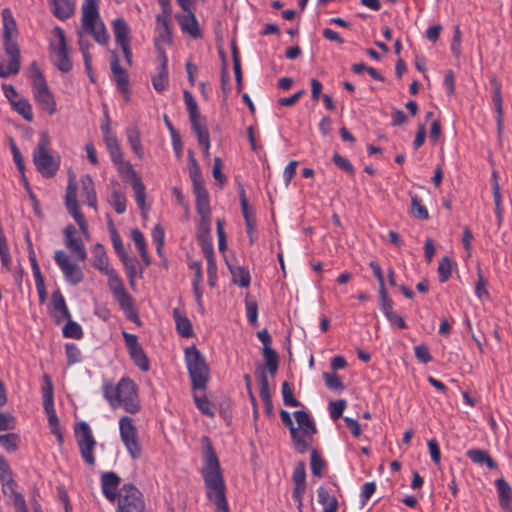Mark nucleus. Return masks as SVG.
<instances>
[{"instance_id": "nucleus-53", "label": "nucleus", "mask_w": 512, "mask_h": 512, "mask_svg": "<svg viewBox=\"0 0 512 512\" xmlns=\"http://www.w3.org/2000/svg\"><path fill=\"white\" fill-rule=\"evenodd\" d=\"M116 43L121 47L126 62L132 64V52L130 48L131 38L130 34H115Z\"/></svg>"}, {"instance_id": "nucleus-3", "label": "nucleus", "mask_w": 512, "mask_h": 512, "mask_svg": "<svg viewBox=\"0 0 512 512\" xmlns=\"http://www.w3.org/2000/svg\"><path fill=\"white\" fill-rule=\"evenodd\" d=\"M186 367L193 390H205L210 379V368L200 350L192 345L184 351Z\"/></svg>"}, {"instance_id": "nucleus-29", "label": "nucleus", "mask_w": 512, "mask_h": 512, "mask_svg": "<svg viewBox=\"0 0 512 512\" xmlns=\"http://www.w3.org/2000/svg\"><path fill=\"white\" fill-rule=\"evenodd\" d=\"M226 263L232 276V282L242 288L249 287L251 282L249 270L244 266H234L228 261Z\"/></svg>"}, {"instance_id": "nucleus-22", "label": "nucleus", "mask_w": 512, "mask_h": 512, "mask_svg": "<svg viewBox=\"0 0 512 512\" xmlns=\"http://www.w3.org/2000/svg\"><path fill=\"white\" fill-rule=\"evenodd\" d=\"M65 206L75 221L79 219L78 216H84L79 210L77 201V185L71 176L69 177L68 185L66 188Z\"/></svg>"}, {"instance_id": "nucleus-24", "label": "nucleus", "mask_w": 512, "mask_h": 512, "mask_svg": "<svg viewBox=\"0 0 512 512\" xmlns=\"http://www.w3.org/2000/svg\"><path fill=\"white\" fill-rule=\"evenodd\" d=\"M128 170L131 174V185H132V188H133V191L135 194V201H136L138 207L142 211H145L147 209L145 186H144L141 178L139 177V175L137 174V172L135 171V169L133 167L129 166Z\"/></svg>"}, {"instance_id": "nucleus-42", "label": "nucleus", "mask_w": 512, "mask_h": 512, "mask_svg": "<svg viewBox=\"0 0 512 512\" xmlns=\"http://www.w3.org/2000/svg\"><path fill=\"white\" fill-rule=\"evenodd\" d=\"M310 467L312 474L316 477H322L326 468V461L317 449H312L310 453Z\"/></svg>"}, {"instance_id": "nucleus-27", "label": "nucleus", "mask_w": 512, "mask_h": 512, "mask_svg": "<svg viewBox=\"0 0 512 512\" xmlns=\"http://www.w3.org/2000/svg\"><path fill=\"white\" fill-rule=\"evenodd\" d=\"M466 456L475 464H485L490 470H495L498 467L496 461L486 450L478 448L469 449L466 451Z\"/></svg>"}, {"instance_id": "nucleus-43", "label": "nucleus", "mask_w": 512, "mask_h": 512, "mask_svg": "<svg viewBox=\"0 0 512 512\" xmlns=\"http://www.w3.org/2000/svg\"><path fill=\"white\" fill-rule=\"evenodd\" d=\"M487 280L484 278L482 269L480 266L477 267V281L475 284V295L476 297L483 300H491L490 293L487 290Z\"/></svg>"}, {"instance_id": "nucleus-61", "label": "nucleus", "mask_w": 512, "mask_h": 512, "mask_svg": "<svg viewBox=\"0 0 512 512\" xmlns=\"http://www.w3.org/2000/svg\"><path fill=\"white\" fill-rule=\"evenodd\" d=\"M333 163L341 170L348 173L350 176H354L355 169L352 165V163L345 158L344 156L340 155L339 153H335L332 158Z\"/></svg>"}, {"instance_id": "nucleus-15", "label": "nucleus", "mask_w": 512, "mask_h": 512, "mask_svg": "<svg viewBox=\"0 0 512 512\" xmlns=\"http://www.w3.org/2000/svg\"><path fill=\"white\" fill-rule=\"evenodd\" d=\"M63 236L66 248L80 261L86 260L87 251L76 227L72 224L67 225L63 230Z\"/></svg>"}, {"instance_id": "nucleus-17", "label": "nucleus", "mask_w": 512, "mask_h": 512, "mask_svg": "<svg viewBox=\"0 0 512 512\" xmlns=\"http://www.w3.org/2000/svg\"><path fill=\"white\" fill-rule=\"evenodd\" d=\"M110 67L117 89L124 95L126 100H129L131 94L129 76L127 71L120 66L118 58L115 54L112 55Z\"/></svg>"}, {"instance_id": "nucleus-37", "label": "nucleus", "mask_w": 512, "mask_h": 512, "mask_svg": "<svg viewBox=\"0 0 512 512\" xmlns=\"http://www.w3.org/2000/svg\"><path fill=\"white\" fill-rule=\"evenodd\" d=\"M128 143L132 151L139 159L144 158V149L141 143L140 132L137 127H129L126 129Z\"/></svg>"}, {"instance_id": "nucleus-2", "label": "nucleus", "mask_w": 512, "mask_h": 512, "mask_svg": "<svg viewBox=\"0 0 512 512\" xmlns=\"http://www.w3.org/2000/svg\"><path fill=\"white\" fill-rule=\"evenodd\" d=\"M102 388L104 398L112 408L123 407L130 414H136L140 411L138 388L132 379L124 377L120 379L117 385L105 381Z\"/></svg>"}, {"instance_id": "nucleus-31", "label": "nucleus", "mask_w": 512, "mask_h": 512, "mask_svg": "<svg viewBox=\"0 0 512 512\" xmlns=\"http://www.w3.org/2000/svg\"><path fill=\"white\" fill-rule=\"evenodd\" d=\"M490 84L493 90V103L495 107V111L497 113L496 122L498 125V128L500 129L502 126V113H503V107H502V95H501V84L498 81L497 77L495 75H492L490 77Z\"/></svg>"}, {"instance_id": "nucleus-20", "label": "nucleus", "mask_w": 512, "mask_h": 512, "mask_svg": "<svg viewBox=\"0 0 512 512\" xmlns=\"http://www.w3.org/2000/svg\"><path fill=\"white\" fill-rule=\"evenodd\" d=\"M211 220H199L197 227V241L202 249L204 256L213 255V244L211 241Z\"/></svg>"}, {"instance_id": "nucleus-51", "label": "nucleus", "mask_w": 512, "mask_h": 512, "mask_svg": "<svg viewBox=\"0 0 512 512\" xmlns=\"http://www.w3.org/2000/svg\"><path fill=\"white\" fill-rule=\"evenodd\" d=\"M63 336L72 339H81L84 335L82 327L77 322L68 319L62 330Z\"/></svg>"}, {"instance_id": "nucleus-7", "label": "nucleus", "mask_w": 512, "mask_h": 512, "mask_svg": "<svg viewBox=\"0 0 512 512\" xmlns=\"http://www.w3.org/2000/svg\"><path fill=\"white\" fill-rule=\"evenodd\" d=\"M74 432L83 461L89 466H94L96 462L94 450L97 442L90 426L88 423L81 421L75 425Z\"/></svg>"}, {"instance_id": "nucleus-48", "label": "nucleus", "mask_w": 512, "mask_h": 512, "mask_svg": "<svg viewBox=\"0 0 512 512\" xmlns=\"http://www.w3.org/2000/svg\"><path fill=\"white\" fill-rule=\"evenodd\" d=\"M453 261L449 256H444L438 264V278L441 283L449 280L452 274Z\"/></svg>"}, {"instance_id": "nucleus-5", "label": "nucleus", "mask_w": 512, "mask_h": 512, "mask_svg": "<svg viewBox=\"0 0 512 512\" xmlns=\"http://www.w3.org/2000/svg\"><path fill=\"white\" fill-rule=\"evenodd\" d=\"M50 137L47 132L40 134V140L33 152V162L38 172L46 178L53 177L58 168L59 162L56 161L49 153Z\"/></svg>"}, {"instance_id": "nucleus-58", "label": "nucleus", "mask_w": 512, "mask_h": 512, "mask_svg": "<svg viewBox=\"0 0 512 512\" xmlns=\"http://www.w3.org/2000/svg\"><path fill=\"white\" fill-rule=\"evenodd\" d=\"M380 309L386 316L393 312V300L390 298L386 288L379 289Z\"/></svg>"}, {"instance_id": "nucleus-62", "label": "nucleus", "mask_w": 512, "mask_h": 512, "mask_svg": "<svg viewBox=\"0 0 512 512\" xmlns=\"http://www.w3.org/2000/svg\"><path fill=\"white\" fill-rule=\"evenodd\" d=\"M207 260V276H208V284L210 287H214L217 281V264L213 255L205 256Z\"/></svg>"}, {"instance_id": "nucleus-36", "label": "nucleus", "mask_w": 512, "mask_h": 512, "mask_svg": "<svg viewBox=\"0 0 512 512\" xmlns=\"http://www.w3.org/2000/svg\"><path fill=\"white\" fill-rule=\"evenodd\" d=\"M93 266L98 269L102 273H107V271L111 270L112 268L109 267V261L107 254L104 250V247L97 243L94 246L93 249Z\"/></svg>"}, {"instance_id": "nucleus-1", "label": "nucleus", "mask_w": 512, "mask_h": 512, "mask_svg": "<svg viewBox=\"0 0 512 512\" xmlns=\"http://www.w3.org/2000/svg\"><path fill=\"white\" fill-rule=\"evenodd\" d=\"M202 442L204 443V454L201 476L204 481L206 498L215 506L216 512H230L226 496V483L218 456L208 436H203Z\"/></svg>"}, {"instance_id": "nucleus-14", "label": "nucleus", "mask_w": 512, "mask_h": 512, "mask_svg": "<svg viewBox=\"0 0 512 512\" xmlns=\"http://www.w3.org/2000/svg\"><path fill=\"white\" fill-rule=\"evenodd\" d=\"M54 260L67 282L72 285H77L83 281L84 274L81 267L71 262L69 256L63 250H56L54 252Z\"/></svg>"}, {"instance_id": "nucleus-50", "label": "nucleus", "mask_w": 512, "mask_h": 512, "mask_svg": "<svg viewBox=\"0 0 512 512\" xmlns=\"http://www.w3.org/2000/svg\"><path fill=\"white\" fill-rule=\"evenodd\" d=\"M169 84V73L168 69L159 68L157 75L152 77V85L154 89L162 93L164 92Z\"/></svg>"}, {"instance_id": "nucleus-16", "label": "nucleus", "mask_w": 512, "mask_h": 512, "mask_svg": "<svg viewBox=\"0 0 512 512\" xmlns=\"http://www.w3.org/2000/svg\"><path fill=\"white\" fill-rule=\"evenodd\" d=\"M121 478L113 471L104 472L101 475V490L105 498L114 502L119 499Z\"/></svg>"}, {"instance_id": "nucleus-23", "label": "nucleus", "mask_w": 512, "mask_h": 512, "mask_svg": "<svg viewBox=\"0 0 512 512\" xmlns=\"http://www.w3.org/2000/svg\"><path fill=\"white\" fill-rule=\"evenodd\" d=\"M498 492L499 505L505 512H512V487L503 478L495 481Z\"/></svg>"}, {"instance_id": "nucleus-55", "label": "nucleus", "mask_w": 512, "mask_h": 512, "mask_svg": "<svg viewBox=\"0 0 512 512\" xmlns=\"http://www.w3.org/2000/svg\"><path fill=\"white\" fill-rule=\"evenodd\" d=\"M193 399L196 407L203 415H206L208 417H214L212 403L206 396H199L194 394Z\"/></svg>"}, {"instance_id": "nucleus-40", "label": "nucleus", "mask_w": 512, "mask_h": 512, "mask_svg": "<svg viewBox=\"0 0 512 512\" xmlns=\"http://www.w3.org/2000/svg\"><path fill=\"white\" fill-rule=\"evenodd\" d=\"M43 385L41 388L43 408L54 406V387L51 377L48 374L43 375Z\"/></svg>"}, {"instance_id": "nucleus-33", "label": "nucleus", "mask_w": 512, "mask_h": 512, "mask_svg": "<svg viewBox=\"0 0 512 512\" xmlns=\"http://www.w3.org/2000/svg\"><path fill=\"white\" fill-rule=\"evenodd\" d=\"M172 34H159L158 37L154 39V45L157 53V59L160 62L159 68L168 69V58L166 56L165 50L163 48V44L171 45L172 44Z\"/></svg>"}, {"instance_id": "nucleus-9", "label": "nucleus", "mask_w": 512, "mask_h": 512, "mask_svg": "<svg viewBox=\"0 0 512 512\" xmlns=\"http://www.w3.org/2000/svg\"><path fill=\"white\" fill-rule=\"evenodd\" d=\"M145 502L141 491L132 483L120 488L116 512H144Z\"/></svg>"}, {"instance_id": "nucleus-45", "label": "nucleus", "mask_w": 512, "mask_h": 512, "mask_svg": "<svg viewBox=\"0 0 512 512\" xmlns=\"http://www.w3.org/2000/svg\"><path fill=\"white\" fill-rule=\"evenodd\" d=\"M12 106L26 121L31 122L33 120L32 106L28 99L19 97L16 101H13Z\"/></svg>"}, {"instance_id": "nucleus-54", "label": "nucleus", "mask_w": 512, "mask_h": 512, "mask_svg": "<svg viewBox=\"0 0 512 512\" xmlns=\"http://www.w3.org/2000/svg\"><path fill=\"white\" fill-rule=\"evenodd\" d=\"M110 202L117 214H123L126 211V197L121 191L114 189L111 192Z\"/></svg>"}, {"instance_id": "nucleus-30", "label": "nucleus", "mask_w": 512, "mask_h": 512, "mask_svg": "<svg viewBox=\"0 0 512 512\" xmlns=\"http://www.w3.org/2000/svg\"><path fill=\"white\" fill-rule=\"evenodd\" d=\"M173 318L175 320L176 330L181 337L190 338L194 335L191 321L182 314L179 309H173Z\"/></svg>"}, {"instance_id": "nucleus-60", "label": "nucleus", "mask_w": 512, "mask_h": 512, "mask_svg": "<svg viewBox=\"0 0 512 512\" xmlns=\"http://www.w3.org/2000/svg\"><path fill=\"white\" fill-rule=\"evenodd\" d=\"M323 378L325 380L326 386L333 391H342L344 389V384L340 377L336 373H323Z\"/></svg>"}, {"instance_id": "nucleus-10", "label": "nucleus", "mask_w": 512, "mask_h": 512, "mask_svg": "<svg viewBox=\"0 0 512 512\" xmlns=\"http://www.w3.org/2000/svg\"><path fill=\"white\" fill-rule=\"evenodd\" d=\"M119 432L121 440L132 459H139L142 455V447L138 437V430L129 416H122L119 420Z\"/></svg>"}, {"instance_id": "nucleus-32", "label": "nucleus", "mask_w": 512, "mask_h": 512, "mask_svg": "<svg viewBox=\"0 0 512 512\" xmlns=\"http://www.w3.org/2000/svg\"><path fill=\"white\" fill-rule=\"evenodd\" d=\"M188 172L193 188L205 186L200 165L192 150L188 151Z\"/></svg>"}, {"instance_id": "nucleus-19", "label": "nucleus", "mask_w": 512, "mask_h": 512, "mask_svg": "<svg viewBox=\"0 0 512 512\" xmlns=\"http://www.w3.org/2000/svg\"><path fill=\"white\" fill-rule=\"evenodd\" d=\"M239 199L242 214L245 220L246 232L249 237L250 245H253L255 242V229H256V221L254 218L253 211L249 208L248 200L246 198V192L244 188H241L239 192Z\"/></svg>"}, {"instance_id": "nucleus-18", "label": "nucleus", "mask_w": 512, "mask_h": 512, "mask_svg": "<svg viewBox=\"0 0 512 512\" xmlns=\"http://www.w3.org/2000/svg\"><path fill=\"white\" fill-rule=\"evenodd\" d=\"M33 94L37 103L49 115H53L56 112V102L46 81H39V86L33 88Z\"/></svg>"}, {"instance_id": "nucleus-63", "label": "nucleus", "mask_w": 512, "mask_h": 512, "mask_svg": "<svg viewBox=\"0 0 512 512\" xmlns=\"http://www.w3.org/2000/svg\"><path fill=\"white\" fill-rule=\"evenodd\" d=\"M65 353L67 356V364L69 366L81 361V352L76 344L67 343L65 345Z\"/></svg>"}, {"instance_id": "nucleus-41", "label": "nucleus", "mask_w": 512, "mask_h": 512, "mask_svg": "<svg viewBox=\"0 0 512 512\" xmlns=\"http://www.w3.org/2000/svg\"><path fill=\"white\" fill-rule=\"evenodd\" d=\"M183 99L189 115L190 122L200 119V111L196 99L188 90L183 91Z\"/></svg>"}, {"instance_id": "nucleus-4", "label": "nucleus", "mask_w": 512, "mask_h": 512, "mask_svg": "<svg viewBox=\"0 0 512 512\" xmlns=\"http://www.w3.org/2000/svg\"><path fill=\"white\" fill-rule=\"evenodd\" d=\"M105 275L108 277V287L120 308L125 312L129 320L139 324V317L134 306V299L126 291L121 277L115 269L107 271Z\"/></svg>"}, {"instance_id": "nucleus-38", "label": "nucleus", "mask_w": 512, "mask_h": 512, "mask_svg": "<svg viewBox=\"0 0 512 512\" xmlns=\"http://www.w3.org/2000/svg\"><path fill=\"white\" fill-rule=\"evenodd\" d=\"M112 162L116 166L123 165V153L116 136L106 137L104 140Z\"/></svg>"}, {"instance_id": "nucleus-34", "label": "nucleus", "mask_w": 512, "mask_h": 512, "mask_svg": "<svg viewBox=\"0 0 512 512\" xmlns=\"http://www.w3.org/2000/svg\"><path fill=\"white\" fill-rule=\"evenodd\" d=\"M317 497L318 502L323 506V512L338 511V500L328 489L320 486L317 489Z\"/></svg>"}, {"instance_id": "nucleus-8", "label": "nucleus", "mask_w": 512, "mask_h": 512, "mask_svg": "<svg viewBox=\"0 0 512 512\" xmlns=\"http://www.w3.org/2000/svg\"><path fill=\"white\" fill-rule=\"evenodd\" d=\"M17 34H3V48L9 58L8 64L4 65L0 61V77L6 78L10 75L19 73L21 68V56L18 42L16 40Z\"/></svg>"}, {"instance_id": "nucleus-11", "label": "nucleus", "mask_w": 512, "mask_h": 512, "mask_svg": "<svg viewBox=\"0 0 512 512\" xmlns=\"http://www.w3.org/2000/svg\"><path fill=\"white\" fill-rule=\"evenodd\" d=\"M81 12L83 32H106L105 24L99 15L97 0H84Z\"/></svg>"}, {"instance_id": "nucleus-35", "label": "nucleus", "mask_w": 512, "mask_h": 512, "mask_svg": "<svg viewBox=\"0 0 512 512\" xmlns=\"http://www.w3.org/2000/svg\"><path fill=\"white\" fill-rule=\"evenodd\" d=\"M294 417L299 427L300 433L303 435L312 436L317 433V428L314 421L310 418L309 414L304 410L294 412Z\"/></svg>"}, {"instance_id": "nucleus-25", "label": "nucleus", "mask_w": 512, "mask_h": 512, "mask_svg": "<svg viewBox=\"0 0 512 512\" xmlns=\"http://www.w3.org/2000/svg\"><path fill=\"white\" fill-rule=\"evenodd\" d=\"M81 197L83 201L90 207L97 209V196L94 182L90 175L86 174L80 178Z\"/></svg>"}, {"instance_id": "nucleus-39", "label": "nucleus", "mask_w": 512, "mask_h": 512, "mask_svg": "<svg viewBox=\"0 0 512 512\" xmlns=\"http://www.w3.org/2000/svg\"><path fill=\"white\" fill-rule=\"evenodd\" d=\"M493 200L495 205V216L497 220V227L500 228L504 219V208L502 205V195L500 191L499 183L495 182L492 184Z\"/></svg>"}, {"instance_id": "nucleus-49", "label": "nucleus", "mask_w": 512, "mask_h": 512, "mask_svg": "<svg viewBox=\"0 0 512 512\" xmlns=\"http://www.w3.org/2000/svg\"><path fill=\"white\" fill-rule=\"evenodd\" d=\"M257 380L259 382V396L262 401L271 399L269 390V381L264 368L256 370Z\"/></svg>"}, {"instance_id": "nucleus-13", "label": "nucleus", "mask_w": 512, "mask_h": 512, "mask_svg": "<svg viewBox=\"0 0 512 512\" xmlns=\"http://www.w3.org/2000/svg\"><path fill=\"white\" fill-rule=\"evenodd\" d=\"M122 336L125 342V346L127 348L128 354L133 361V363L143 372H146L150 369V361L141 346L138 342V337L135 334L128 333L126 331L122 332Z\"/></svg>"}, {"instance_id": "nucleus-46", "label": "nucleus", "mask_w": 512, "mask_h": 512, "mask_svg": "<svg viewBox=\"0 0 512 512\" xmlns=\"http://www.w3.org/2000/svg\"><path fill=\"white\" fill-rule=\"evenodd\" d=\"M190 123L192 130L197 136L198 143L202 146H210V135L207 126L205 124H201L199 119Z\"/></svg>"}, {"instance_id": "nucleus-64", "label": "nucleus", "mask_w": 512, "mask_h": 512, "mask_svg": "<svg viewBox=\"0 0 512 512\" xmlns=\"http://www.w3.org/2000/svg\"><path fill=\"white\" fill-rule=\"evenodd\" d=\"M1 16L3 22V32H16V21L10 9H3Z\"/></svg>"}, {"instance_id": "nucleus-44", "label": "nucleus", "mask_w": 512, "mask_h": 512, "mask_svg": "<svg viewBox=\"0 0 512 512\" xmlns=\"http://www.w3.org/2000/svg\"><path fill=\"white\" fill-rule=\"evenodd\" d=\"M26 242H27V247H28V257H29V261L31 264L33 276L35 278V283H37V282L40 283L41 281H44V277L42 276L39 264L37 262L36 254L33 249V245H32L29 234L26 235Z\"/></svg>"}, {"instance_id": "nucleus-56", "label": "nucleus", "mask_w": 512, "mask_h": 512, "mask_svg": "<svg viewBox=\"0 0 512 512\" xmlns=\"http://www.w3.org/2000/svg\"><path fill=\"white\" fill-rule=\"evenodd\" d=\"M19 436L15 433L0 435V445L8 452H15L18 449Z\"/></svg>"}, {"instance_id": "nucleus-47", "label": "nucleus", "mask_w": 512, "mask_h": 512, "mask_svg": "<svg viewBox=\"0 0 512 512\" xmlns=\"http://www.w3.org/2000/svg\"><path fill=\"white\" fill-rule=\"evenodd\" d=\"M411 215L419 220H427L429 213L427 208L421 203L420 198L417 195H411Z\"/></svg>"}, {"instance_id": "nucleus-28", "label": "nucleus", "mask_w": 512, "mask_h": 512, "mask_svg": "<svg viewBox=\"0 0 512 512\" xmlns=\"http://www.w3.org/2000/svg\"><path fill=\"white\" fill-rule=\"evenodd\" d=\"M48 2L53 14L61 20L69 18L75 10V5L71 0H48Z\"/></svg>"}, {"instance_id": "nucleus-52", "label": "nucleus", "mask_w": 512, "mask_h": 512, "mask_svg": "<svg viewBox=\"0 0 512 512\" xmlns=\"http://www.w3.org/2000/svg\"><path fill=\"white\" fill-rule=\"evenodd\" d=\"M281 392L283 396V403L288 407H300L302 403L297 400L293 395V390L289 382L284 381L281 386Z\"/></svg>"}, {"instance_id": "nucleus-12", "label": "nucleus", "mask_w": 512, "mask_h": 512, "mask_svg": "<svg viewBox=\"0 0 512 512\" xmlns=\"http://www.w3.org/2000/svg\"><path fill=\"white\" fill-rule=\"evenodd\" d=\"M182 9V14H177L176 19L183 32H200L198 20L195 15L198 0H176Z\"/></svg>"}, {"instance_id": "nucleus-6", "label": "nucleus", "mask_w": 512, "mask_h": 512, "mask_svg": "<svg viewBox=\"0 0 512 512\" xmlns=\"http://www.w3.org/2000/svg\"><path fill=\"white\" fill-rule=\"evenodd\" d=\"M49 51L52 64L62 73H68L73 68L71 60L72 49L68 45L65 34H57L56 39L49 40Z\"/></svg>"}, {"instance_id": "nucleus-21", "label": "nucleus", "mask_w": 512, "mask_h": 512, "mask_svg": "<svg viewBox=\"0 0 512 512\" xmlns=\"http://www.w3.org/2000/svg\"><path fill=\"white\" fill-rule=\"evenodd\" d=\"M195 195V208L200 216V220H211V208L209 194L205 186L193 188Z\"/></svg>"}, {"instance_id": "nucleus-57", "label": "nucleus", "mask_w": 512, "mask_h": 512, "mask_svg": "<svg viewBox=\"0 0 512 512\" xmlns=\"http://www.w3.org/2000/svg\"><path fill=\"white\" fill-rule=\"evenodd\" d=\"M306 435L300 433L299 429H292L291 439L295 449L303 454L309 448V442L304 438Z\"/></svg>"}, {"instance_id": "nucleus-26", "label": "nucleus", "mask_w": 512, "mask_h": 512, "mask_svg": "<svg viewBox=\"0 0 512 512\" xmlns=\"http://www.w3.org/2000/svg\"><path fill=\"white\" fill-rule=\"evenodd\" d=\"M120 261L125 268L129 284L134 286L135 279L143 277V268L139 265L136 257H131L128 254L120 258Z\"/></svg>"}, {"instance_id": "nucleus-59", "label": "nucleus", "mask_w": 512, "mask_h": 512, "mask_svg": "<svg viewBox=\"0 0 512 512\" xmlns=\"http://www.w3.org/2000/svg\"><path fill=\"white\" fill-rule=\"evenodd\" d=\"M110 238H111L113 248H114L116 254L118 255L119 259L122 258L123 256L127 255V252L124 248L122 239L114 226H112L110 228Z\"/></svg>"}]
</instances>
